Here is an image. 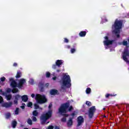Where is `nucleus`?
Segmentation results:
<instances>
[{
  "label": "nucleus",
  "instance_id": "1",
  "mask_svg": "<svg viewBox=\"0 0 129 129\" xmlns=\"http://www.w3.org/2000/svg\"><path fill=\"white\" fill-rule=\"evenodd\" d=\"M69 103H66L65 104H63L60 106V107L58 109V112L60 114H62V115H64V116H66V117L69 116L68 114H65L67 113V112L68 111H71L72 109H73V108L72 106H70L69 107ZM69 107V109L68 110V108Z\"/></svg>",
  "mask_w": 129,
  "mask_h": 129
},
{
  "label": "nucleus",
  "instance_id": "2",
  "mask_svg": "<svg viewBox=\"0 0 129 129\" xmlns=\"http://www.w3.org/2000/svg\"><path fill=\"white\" fill-rule=\"evenodd\" d=\"M60 84L61 85V89H65L66 87H70L71 86L70 76L67 74L64 75L60 81Z\"/></svg>",
  "mask_w": 129,
  "mask_h": 129
},
{
  "label": "nucleus",
  "instance_id": "3",
  "mask_svg": "<svg viewBox=\"0 0 129 129\" xmlns=\"http://www.w3.org/2000/svg\"><path fill=\"white\" fill-rule=\"evenodd\" d=\"M122 27V21L116 20L114 22V37L119 38V34H120V29Z\"/></svg>",
  "mask_w": 129,
  "mask_h": 129
},
{
  "label": "nucleus",
  "instance_id": "4",
  "mask_svg": "<svg viewBox=\"0 0 129 129\" xmlns=\"http://www.w3.org/2000/svg\"><path fill=\"white\" fill-rule=\"evenodd\" d=\"M10 81L11 82V86H12L13 88H16V87L21 88L22 86L26 83V80H25V79H20L18 85L17 84V82H16V81L14 80V79L13 78H10Z\"/></svg>",
  "mask_w": 129,
  "mask_h": 129
},
{
  "label": "nucleus",
  "instance_id": "5",
  "mask_svg": "<svg viewBox=\"0 0 129 129\" xmlns=\"http://www.w3.org/2000/svg\"><path fill=\"white\" fill-rule=\"evenodd\" d=\"M51 116H52V110H48L46 113H43L40 118L42 124L45 123L46 120L49 119Z\"/></svg>",
  "mask_w": 129,
  "mask_h": 129
},
{
  "label": "nucleus",
  "instance_id": "6",
  "mask_svg": "<svg viewBox=\"0 0 129 129\" xmlns=\"http://www.w3.org/2000/svg\"><path fill=\"white\" fill-rule=\"evenodd\" d=\"M35 99L36 100L37 103H40V104H43L47 102V98L44 95L36 94Z\"/></svg>",
  "mask_w": 129,
  "mask_h": 129
},
{
  "label": "nucleus",
  "instance_id": "7",
  "mask_svg": "<svg viewBox=\"0 0 129 129\" xmlns=\"http://www.w3.org/2000/svg\"><path fill=\"white\" fill-rule=\"evenodd\" d=\"M126 56H129V52L127 48L124 49L122 55V58L124 61H125L127 64H129V60L127 59V58H126Z\"/></svg>",
  "mask_w": 129,
  "mask_h": 129
},
{
  "label": "nucleus",
  "instance_id": "8",
  "mask_svg": "<svg viewBox=\"0 0 129 129\" xmlns=\"http://www.w3.org/2000/svg\"><path fill=\"white\" fill-rule=\"evenodd\" d=\"M104 39L105 40L103 41V43L105 46H109L110 45H112V43H113V40H109L107 36H105Z\"/></svg>",
  "mask_w": 129,
  "mask_h": 129
},
{
  "label": "nucleus",
  "instance_id": "9",
  "mask_svg": "<svg viewBox=\"0 0 129 129\" xmlns=\"http://www.w3.org/2000/svg\"><path fill=\"white\" fill-rule=\"evenodd\" d=\"M76 114L75 113H73L70 117L69 119L67 121V125L68 126H71L72 124H73V121L72 119H73V117H74V115H75Z\"/></svg>",
  "mask_w": 129,
  "mask_h": 129
},
{
  "label": "nucleus",
  "instance_id": "10",
  "mask_svg": "<svg viewBox=\"0 0 129 129\" xmlns=\"http://www.w3.org/2000/svg\"><path fill=\"white\" fill-rule=\"evenodd\" d=\"M95 111V106L91 107L89 110V116L90 118H91L93 116V114Z\"/></svg>",
  "mask_w": 129,
  "mask_h": 129
},
{
  "label": "nucleus",
  "instance_id": "11",
  "mask_svg": "<svg viewBox=\"0 0 129 129\" xmlns=\"http://www.w3.org/2000/svg\"><path fill=\"white\" fill-rule=\"evenodd\" d=\"M84 122V119L83 118V116H80L78 118V125L79 126L81 125L82 123Z\"/></svg>",
  "mask_w": 129,
  "mask_h": 129
},
{
  "label": "nucleus",
  "instance_id": "12",
  "mask_svg": "<svg viewBox=\"0 0 129 129\" xmlns=\"http://www.w3.org/2000/svg\"><path fill=\"white\" fill-rule=\"evenodd\" d=\"M2 95L4 96H5L6 99L7 100H11L12 99V95L11 94H8L6 92H3Z\"/></svg>",
  "mask_w": 129,
  "mask_h": 129
},
{
  "label": "nucleus",
  "instance_id": "13",
  "mask_svg": "<svg viewBox=\"0 0 129 129\" xmlns=\"http://www.w3.org/2000/svg\"><path fill=\"white\" fill-rule=\"evenodd\" d=\"M12 105H13V102H6L2 104V106H3L4 107H6V108L11 107Z\"/></svg>",
  "mask_w": 129,
  "mask_h": 129
},
{
  "label": "nucleus",
  "instance_id": "14",
  "mask_svg": "<svg viewBox=\"0 0 129 129\" xmlns=\"http://www.w3.org/2000/svg\"><path fill=\"white\" fill-rule=\"evenodd\" d=\"M7 93H10V92H13V93H17L19 92V90L17 88H14L13 90L11 89V88H8L7 90Z\"/></svg>",
  "mask_w": 129,
  "mask_h": 129
},
{
  "label": "nucleus",
  "instance_id": "15",
  "mask_svg": "<svg viewBox=\"0 0 129 129\" xmlns=\"http://www.w3.org/2000/svg\"><path fill=\"white\" fill-rule=\"evenodd\" d=\"M22 99L23 101H24V102H27L28 101V96L27 95H24L22 97Z\"/></svg>",
  "mask_w": 129,
  "mask_h": 129
},
{
  "label": "nucleus",
  "instance_id": "16",
  "mask_svg": "<svg viewBox=\"0 0 129 129\" xmlns=\"http://www.w3.org/2000/svg\"><path fill=\"white\" fill-rule=\"evenodd\" d=\"M17 123H18L17 122V121H16V120L12 121V127L13 128H16V126H17Z\"/></svg>",
  "mask_w": 129,
  "mask_h": 129
},
{
  "label": "nucleus",
  "instance_id": "17",
  "mask_svg": "<svg viewBox=\"0 0 129 129\" xmlns=\"http://www.w3.org/2000/svg\"><path fill=\"white\" fill-rule=\"evenodd\" d=\"M62 63H63L62 60H57L56 62V65L57 66H60V65H62Z\"/></svg>",
  "mask_w": 129,
  "mask_h": 129
},
{
  "label": "nucleus",
  "instance_id": "18",
  "mask_svg": "<svg viewBox=\"0 0 129 129\" xmlns=\"http://www.w3.org/2000/svg\"><path fill=\"white\" fill-rule=\"evenodd\" d=\"M57 92H58V91L55 90H52L50 91V94L51 95H55V94H57Z\"/></svg>",
  "mask_w": 129,
  "mask_h": 129
},
{
  "label": "nucleus",
  "instance_id": "19",
  "mask_svg": "<svg viewBox=\"0 0 129 129\" xmlns=\"http://www.w3.org/2000/svg\"><path fill=\"white\" fill-rule=\"evenodd\" d=\"M79 35L80 37H84L86 35V32L85 31H81Z\"/></svg>",
  "mask_w": 129,
  "mask_h": 129
},
{
  "label": "nucleus",
  "instance_id": "20",
  "mask_svg": "<svg viewBox=\"0 0 129 129\" xmlns=\"http://www.w3.org/2000/svg\"><path fill=\"white\" fill-rule=\"evenodd\" d=\"M32 114L34 116H38L39 113L37 110H34L33 111Z\"/></svg>",
  "mask_w": 129,
  "mask_h": 129
},
{
  "label": "nucleus",
  "instance_id": "21",
  "mask_svg": "<svg viewBox=\"0 0 129 129\" xmlns=\"http://www.w3.org/2000/svg\"><path fill=\"white\" fill-rule=\"evenodd\" d=\"M22 76V73L21 72H18L16 75V78H20Z\"/></svg>",
  "mask_w": 129,
  "mask_h": 129
},
{
  "label": "nucleus",
  "instance_id": "22",
  "mask_svg": "<svg viewBox=\"0 0 129 129\" xmlns=\"http://www.w3.org/2000/svg\"><path fill=\"white\" fill-rule=\"evenodd\" d=\"M87 94H89L90 92H91V89L90 88H88L86 90Z\"/></svg>",
  "mask_w": 129,
  "mask_h": 129
},
{
  "label": "nucleus",
  "instance_id": "23",
  "mask_svg": "<svg viewBox=\"0 0 129 129\" xmlns=\"http://www.w3.org/2000/svg\"><path fill=\"white\" fill-rule=\"evenodd\" d=\"M27 122H28V124H30V125H32L33 124L32 121L30 118H29L28 119Z\"/></svg>",
  "mask_w": 129,
  "mask_h": 129
},
{
  "label": "nucleus",
  "instance_id": "24",
  "mask_svg": "<svg viewBox=\"0 0 129 129\" xmlns=\"http://www.w3.org/2000/svg\"><path fill=\"white\" fill-rule=\"evenodd\" d=\"M29 82L30 84H31V85H33V84H34V79H30L29 81Z\"/></svg>",
  "mask_w": 129,
  "mask_h": 129
},
{
  "label": "nucleus",
  "instance_id": "25",
  "mask_svg": "<svg viewBox=\"0 0 129 129\" xmlns=\"http://www.w3.org/2000/svg\"><path fill=\"white\" fill-rule=\"evenodd\" d=\"M14 97L15 100H19V99L20 98V97H21V96H20L19 95H17L15 96Z\"/></svg>",
  "mask_w": 129,
  "mask_h": 129
},
{
  "label": "nucleus",
  "instance_id": "26",
  "mask_svg": "<svg viewBox=\"0 0 129 129\" xmlns=\"http://www.w3.org/2000/svg\"><path fill=\"white\" fill-rule=\"evenodd\" d=\"M6 118H10L11 117V113H7L6 114Z\"/></svg>",
  "mask_w": 129,
  "mask_h": 129
},
{
  "label": "nucleus",
  "instance_id": "27",
  "mask_svg": "<svg viewBox=\"0 0 129 129\" xmlns=\"http://www.w3.org/2000/svg\"><path fill=\"white\" fill-rule=\"evenodd\" d=\"M31 118L32 119V121H34V122H36V121H37V118L36 117L33 116Z\"/></svg>",
  "mask_w": 129,
  "mask_h": 129
},
{
  "label": "nucleus",
  "instance_id": "28",
  "mask_svg": "<svg viewBox=\"0 0 129 129\" xmlns=\"http://www.w3.org/2000/svg\"><path fill=\"white\" fill-rule=\"evenodd\" d=\"M86 104H87L88 106H91V102H90V101H87L86 102Z\"/></svg>",
  "mask_w": 129,
  "mask_h": 129
},
{
  "label": "nucleus",
  "instance_id": "29",
  "mask_svg": "<svg viewBox=\"0 0 129 129\" xmlns=\"http://www.w3.org/2000/svg\"><path fill=\"white\" fill-rule=\"evenodd\" d=\"M34 105L35 109H38V108H39V105H38V104H34Z\"/></svg>",
  "mask_w": 129,
  "mask_h": 129
},
{
  "label": "nucleus",
  "instance_id": "30",
  "mask_svg": "<svg viewBox=\"0 0 129 129\" xmlns=\"http://www.w3.org/2000/svg\"><path fill=\"white\" fill-rule=\"evenodd\" d=\"M15 114H19V108H17L15 111Z\"/></svg>",
  "mask_w": 129,
  "mask_h": 129
},
{
  "label": "nucleus",
  "instance_id": "31",
  "mask_svg": "<svg viewBox=\"0 0 129 129\" xmlns=\"http://www.w3.org/2000/svg\"><path fill=\"white\" fill-rule=\"evenodd\" d=\"M66 120H67V119H66V117H65L61 118V121L63 122H66Z\"/></svg>",
  "mask_w": 129,
  "mask_h": 129
},
{
  "label": "nucleus",
  "instance_id": "32",
  "mask_svg": "<svg viewBox=\"0 0 129 129\" xmlns=\"http://www.w3.org/2000/svg\"><path fill=\"white\" fill-rule=\"evenodd\" d=\"M4 102V99H3V97L0 96V103H3Z\"/></svg>",
  "mask_w": 129,
  "mask_h": 129
},
{
  "label": "nucleus",
  "instance_id": "33",
  "mask_svg": "<svg viewBox=\"0 0 129 129\" xmlns=\"http://www.w3.org/2000/svg\"><path fill=\"white\" fill-rule=\"evenodd\" d=\"M32 105H33V103H32V102H30L28 103L27 106L28 107H31Z\"/></svg>",
  "mask_w": 129,
  "mask_h": 129
},
{
  "label": "nucleus",
  "instance_id": "34",
  "mask_svg": "<svg viewBox=\"0 0 129 129\" xmlns=\"http://www.w3.org/2000/svg\"><path fill=\"white\" fill-rule=\"evenodd\" d=\"M0 80L2 82L5 81H6V78L5 77H3L0 79Z\"/></svg>",
  "mask_w": 129,
  "mask_h": 129
},
{
  "label": "nucleus",
  "instance_id": "35",
  "mask_svg": "<svg viewBox=\"0 0 129 129\" xmlns=\"http://www.w3.org/2000/svg\"><path fill=\"white\" fill-rule=\"evenodd\" d=\"M53 128H54V126L52 125H49L46 128V129H53Z\"/></svg>",
  "mask_w": 129,
  "mask_h": 129
},
{
  "label": "nucleus",
  "instance_id": "36",
  "mask_svg": "<svg viewBox=\"0 0 129 129\" xmlns=\"http://www.w3.org/2000/svg\"><path fill=\"white\" fill-rule=\"evenodd\" d=\"M123 45L124 46H127V41H124L123 42Z\"/></svg>",
  "mask_w": 129,
  "mask_h": 129
},
{
  "label": "nucleus",
  "instance_id": "37",
  "mask_svg": "<svg viewBox=\"0 0 129 129\" xmlns=\"http://www.w3.org/2000/svg\"><path fill=\"white\" fill-rule=\"evenodd\" d=\"M109 96H112V95L109 94H106L105 95V97H106V98L109 97Z\"/></svg>",
  "mask_w": 129,
  "mask_h": 129
},
{
  "label": "nucleus",
  "instance_id": "38",
  "mask_svg": "<svg viewBox=\"0 0 129 129\" xmlns=\"http://www.w3.org/2000/svg\"><path fill=\"white\" fill-rule=\"evenodd\" d=\"M75 51H76V50L74 48H72L71 50V52L72 53H74V52H75Z\"/></svg>",
  "mask_w": 129,
  "mask_h": 129
},
{
  "label": "nucleus",
  "instance_id": "39",
  "mask_svg": "<svg viewBox=\"0 0 129 129\" xmlns=\"http://www.w3.org/2000/svg\"><path fill=\"white\" fill-rule=\"evenodd\" d=\"M46 77H50V73L47 72L46 73Z\"/></svg>",
  "mask_w": 129,
  "mask_h": 129
},
{
  "label": "nucleus",
  "instance_id": "40",
  "mask_svg": "<svg viewBox=\"0 0 129 129\" xmlns=\"http://www.w3.org/2000/svg\"><path fill=\"white\" fill-rule=\"evenodd\" d=\"M21 107L22 108V109H25V104H23V105L21 106Z\"/></svg>",
  "mask_w": 129,
  "mask_h": 129
},
{
  "label": "nucleus",
  "instance_id": "41",
  "mask_svg": "<svg viewBox=\"0 0 129 129\" xmlns=\"http://www.w3.org/2000/svg\"><path fill=\"white\" fill-rule=\"evenodd\" d=\"M64 42L66 43H68L69 42L68 39L67 38H64Z\"/></svg>",
  "mask_w": 129,
  "mask_h": 129
},
{
  "label": "nucleus",
  "instance_id": "42",
  "mask_svg": "<svg viewBox=\"0 0 129 129\" xmlns=\"http://www.w3.org/2000/svg\"><path fill=\"white\" fill-rule=\"evenodd\" d=\"M14 103L15 104H17L18 103V100H14Z\"/></svg>",
  "mask_w": 129,
  "mask_h": 129
},
{
  "label": "nucleus",
  "instance_id": "43",
  "mask_svg": "<svg viewBox=\"0 0 129 129\" xmlns=\"http://www.w3.org/2000/svg\"><path fill=\"white\" fill-rule=\"evenodd\" d=\"M31 97H32V98H34V97H35V94H31Z\"/></svg>",
  "mask_w": 129,
  "mask_h": 129
},
{
  "label": "nucleus",
  "instance_id": "44",
  "mask_svg": "<svg viewBox=\"0 0 129 129\" xmlns=\"http://www.w3.org/2000/svg\"><path fill=\"white\" fill-rule=\"evenodd\" d=\"M52 107V104H50L48 106V108H51Z\"/></svg>",
  "mask_w": 129,
  "mask_h": 129
},
{
  "label": "nucleus",
  "instance_id": "45",
  "mask_svg": "<svg viewBox=\"0 0 129 129\" xmlns=\"http://www.w3.org/2000/svg\"><path fill=\"white\" fill-rule=\"evenodd\" d=\"M52 68H53V69H56V65H53V66H52Z\"/></svg>",
  "mask_w": 129,
  "mask_h": 129
},
{
  "label": "nucleus",
  "instance_id": "46",
  "mask_svg": "<svg viewBox=\"0 0 129 129\" xmlns=\"http://www.w3.org/2000/svg\"><path fill=\"white\" fill-rule=\"evenodd\" d=\"M0 92H1V93H0V94L3 95V92H3V90L1 89Z\"/></svg>",
  "mask_w": 129,
  "mask_h": 129
},
{
  "label": "nucleus",
  "instance_id": "47",
  "mask_svg": "<svg viewBox=\"0 0 129 129\" xmlns=\"http://www.w3.org/2000/svg\"><path fill=\"white\" fill-rule=\"evenodd\" d=\"M56 78H57L56 77H54L52 78V79H53V80H56Z\"/></svg>",
  "mask_w": 129,
  "mask_h": 129
},
{
  "label": "nucleus",
  "instance_id": "48",
  "mask_svg": "<svg viewBox=\"0 0 129 129\" xmlns=\"http://www.w3.org/2000/svg\"><path fill=\"white\" fill-rule=\"evenodd\" d=\"M18 64H17L16 63H15L14 64V66H17Z\"/></svg>",
  "mask_w": 129,
  "mask_h": 129
},
{
  "label": "nucleus",
  "instance_id": "49",
  "mask_svg": "<svg viewBox=\"0 0 129 129\" xmlns=\"http://www.w3.org/2000/svg\"><path fill=\"white\" fill-rule=\"evenodd\" d=\"M54 129H59V127H58V126H55V127L54 128Z\"/></svg>",
  "mask_w": 129,
  "mask_h": 129
},
{
  "label": "nucleus",
  "instance_id": "50",
  "mask_svg": "<svg viewBox=\"0 0 129 129\" xmlns=\"http://www.w3.org/2000/svg\"><path fill=\"white\" fill-rule=\"evenodd\" d=\"M49 85V84H46V85H45V86L46 87H48V86Z\"/></svg>",
  "mask_w": 129,
  "mask_h": 129
},
{
  "label": "nucleus",
  "instance_id": "51",
  "mask_svg": "<svg viewBox=\"0 0 129 129\" xmlns=\"http://www.w3.org/2000/svg\"><path fill=\"white\" fill-rule=\"evenodd\" d=\"M39 109H40L41 110H42L43 109V108H38Z\"/></svg>",
  "mask_w": 129,
  "mask_h": 129
},
{
  "label": "nucleus",
  "instance_id": "52",
  "mask_svg": "<svg viewBox=\"0 0 129 129\" xmlns=\"http://www.w3.org/2000/svg\"><path fill=\"white\" fill-rule=\"evenodd\" d=\"M57 72H60V70H57Z\"/></svg>",
  "mask_w": 129,
  "mask_h": 129
},
{
  "label": "nucleus",
  "instance_id": "53",
  "mask_svg": "<svg viewBox=\"0 0 129 129\" xmlns=\"http://www.w3.org/2000/svg\"><path fill=\"white\" fill-rule=\"evenodd\" d=\"M68 48H70V46H68Z\"/></svg>",
  "mask_w": 129,
  "mask_h": 129
},
{
  "label": "nucleus",
  "instance_id": "54",
  "mask_svg": "<svg viewBox=\"0 0 129 129\" xmlns=\"http://www.w3.org/2000/svg\"><path fill=\"white\" fill-rule=\"evenodd\" d=\"M103 110H105V108H103Z\"/></svg>",
  "mask_w": 129,
  "mask_h": 129
},
{
  "label": "nucleus",
  "instance_id": "55",
  "mask_svg": "<svg viewBox=\"0 0 129 129\" xmlns=\"http://www.w3.org/2000/svg\"><path fill=\"white\" fill-rule=\"evenodd\" d=\"M104 117H106V116L104 115Z\"/></svg>",
  "mask_w": 129,
  "mask_h": 129
},
{
  "label": "nucleus",
  "instance_id": "56",
  "mask_svg": "<svg viewBox=\"0 0 129 129\" xmlns=\"http://www.w3.org/2000/svg\"><path fill=\"white\" fill-rule=\"evenodd\" d=\"M32 129H39V128H32Z\"/></svg>",
  "mask_w": 129,
  "mask_h": 129
},
{
  "label": "nucleus",
  "instance_id": "57",
  "mask_svg": "<svg viewBox=\"0 0 129 129\" xmlns=\"http://www.w3.org/2000/svg\"><path fill=\"white\" fill-rule=\"evenodd\" d=\"M24 129H28V128H25Z\"/></svg>",
  "mask_w": 129,
  "mask_h": 129
},
{
  "label": "nucleus",
  "instance_id": "58",
  "mask_svg": "<svg viewBox=\"0 0 129 129\" xmlns=\"http://www.w3.org/2000/svg\"><path fill=\"white\" fill-rule=\"evenodd\" d=\"M106 22H107V20H106Z\"/></svg>",
  "mask_w": 129,
  "mask_h": 129
}]
</instances>
